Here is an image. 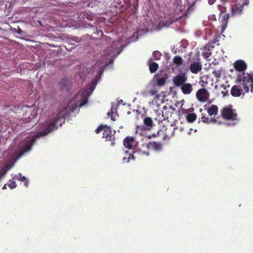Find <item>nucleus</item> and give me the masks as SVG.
I'll return each instance as SVG.
<instances>
[{
	"instance_id": "obj_1",
	"label": "nucleus",
	"mask_w": 253,
	"mask_h": 253,
	"mask_svg": "<svg viewBox=\"0 0 253 253\" xmlns=\"http://www.w3.org/2000/svg\"><path fill=\"white\" fill-rule=\"evenodd\" d=\"M65 119V117L60 112L57 113L55 116L46 120L45 123V128L44 130L36 133L28 140V144L19 154V157H20L22 156L25 153L28 152L30 150L37 138L46 135L51 131L56 129L58 126H61L64 123Z\"/></svg>"
},
{
	"instance_id": "obj_2",
	"label": "nucleus",
	"mask_w": 253,
	"mask_h": 253,
	"mask_svg": "<svg viewBox=\"0 0 253 253\" xmlns=\"http://www.w3.org/2000/svg\"><path fill=\"white\" fill-rule=\"evenodd\" d=\"M234 67L238 72L236 83L241 84L247 93L249 92L251 87V91L253 93V77L252 75L245 72L247 68L246 63L242 60H238L234 63Z\"/></svg>"
},
{
	"instance_id": "obj_3",
	"label": "nucleus",
	"mask_w": 253,
	"mask_h": 253,
	"mask_svg": "<svg viewBox=\"0 0 253 253\" xmlns=\"http://www.w3.org/2000/svg\"><path fill=\"white\" fill-rule=\"evenodd\" d=\"M103 131V138L106 139V141H110L111 146H114L116 144L115 132L113 133L112 129L107 125H100L95 130L96 133H99Z\"/></svg>"
},
{
	"instance_id": "obj_4",
	"label": "nucleus",
	"mask_w": 253,
	"mask_h": 253,
	"mask_svg": "<svg viewBox=\"0 0 253 253\" xmlns=\"http://www.w3.org/2000/svg\"><path fill=\"white\" fill-rule=\"evenodd\" d=\"M222 117L227 120L236 121L238 120V115L235 109L232 108V106L223 108L221 111Z\"/></svg>"
},
{
	"instance_id": "obj_5",
	"label": "nucleus",
	"mask_w": 253,
	"mask_h": 253,
	"mask_svg": "<svg viewBox=\"0 0 253 253\" xmlns=\"http://www.w3.org/2000/svg\"><path fill=\"white\" fill-rule=\"evenodd\" d=\"M248 0H240L232 5L231 7V14L232 16H239L243 12L244 6L248 4Z\"/></svg>"
},
{
	"instance_id": "obj_6",
	"label": "nucleus",
	"mask_w": 253,
	"mask_h": 253,
	"mask_svg": "<svg viewBox=\"0 0 253 253\" xmlns=\"http://www.w3.org/2000/svg\"><path fill=\"white\" fill-rule=\"evenodd\" d=\"M94 85H92L90 88L86 89L83 91L82 93V101L79 105H76L72 107L71 111L74 112L76 111L78 108L81 107L87 103L88 97L91 94L92 91L94 89Z\"/></svg>"
},
{
	"instance_id": "obj_7",
	"label": "nucleus",
	"mask_w": 253,
	"mask_h": 253,
	"mask_svg": "<svg viewBox=\"0 0 253 253\" xmlns=\"http://www.w3.org/2000/svg\"><path fill=\"white\" fill-rule=\"evenodd\" d=\"M210 96V92L205 88L199 89L196 93L197 100L201 102H205L207 101Z\"/></svg>"
},
{
	"instance_id": "obj_8",
	"label": "nucleus",
	"mask_w": 253,
	"mask_h": 253,
	"mask_svg": "<svg viewBox=\"0 0 253 253\" xmlns=\"http://www.w3.org/2000/svg\"><path fill=\"white\" fill-rule=\"evenodd\" d=\"M187 80V76L185 73L181 74L173 77V84L176 87H181Z\"/></svg>"
},
{
	"instance_id": "obj_9",
	"label": "nucleus",
	"mask_w": 253,
	"mask_h": 253,
	"mask_svg": "<svg viewBox=\"0 0 253 253\" xmlns=\"http://www.w3.org/2000/svg\"><path fill=\"white\" fill-rule=\"evenodd\" d=\"M202 69V63L200 61L194 62L190 65L189 69L193 74H196Z\"/></svg>"
},
{
	"instance_id": "obj_10",
	"label": "nucleus",
	"mask_w": 253,
	"mask_h": 253,
	"mask_svg": "<svg viewBox=\"0 0 253 253\" xmlns=\"http://www.w3.org/2000/svg\"><path fill=\"white\" fill-rule=\"evenodd\" d=\"M147 147L149 149H153L155 151H159L163 149V144L161 142L150 141L147 144Z\"/></svg>"
},
{
	"instance_id": "obj_11",
	"label": "nucleus",
	"mask_w": 253,
	"mask_h": 253,
	"mask_svg": "<svg viewBox=\"0 0 253 253\" xmlns=\"http://www.w3.org/2000/svg\"><path fill=\"white\" fill-rule=\"evenodd\" d=\"M231 94L233 97H239L243 94L244 95V93H243V90L237 85H233L231 89Z\"/></svg>"
},
{
	"instance_id": "obj_12",
	"label": "nucleus",
	"mask_w": 253,
	"mask_h": 253,
	"mask_svg": "<svg viewBox=\"0 0 253 253\" xmlns=\"http://www.w3.org/2000/svg\"><path fill=\"white\" fill-rule=\"evenodd\" d=\"M134 142V138L133 137L127 136L124 139L123 144L126 148L128 149H131Z\"/></svg>"
},
{
	"instance_id": "obj_13",
	"label": "nucleus",
	"mask_w": 253,
	"mask_h": 253,
	"mask_svg": "<svg viewBox=\"0 0 253 253\" xmlns=\"http://www.w3.org/2000/svg\"><path fill=\"white\" fill-rule=\"evenodd\" d=\"M182 92L184 94H190L193 91V87L190 83L186 82L180 87Z\"/></svg>"
},
{
	"instance_id": "obj_14",
	"label": "nucleus",
	"mask_w": 253,
	"mask_h": 253,
	"mask_svg": "<svg viewBox=\"0 0 253 253\" xmlns=\"http://www.w3.org/2000/svg\"><path fill=\"white\" fill-rule=\"evenodd\" d=\"M143 123L146 126V129L150 130L154 126L152 119L150 117H146L143 120Z\"/></svg>"
},
{
	"instance_id": "obj_15",
	"label": "nucleus",
	"mask_w": 253,
	"mask_h": 253,
	"mask_svg": "<svg viewBox=\"0 0 253 253\" xmlns=\"http://www.w3.org/2000/svg\"><path fill=\"white\" fill-rule=\"evenodd\" d=\"M125 155V156L123 158L124 163H128L130 160H134V157L132 153L126 151Z\"/></svg>"
},
{
	"instance_id": "obj_16",
	"label": "nucleus",
	"mask_w": 253,
	"mask_h": 253,
	"mask_svg": "<svg viewBox=\"0 0 253 253\" xmlns=\"http://www.w3.org/2000/svg\"><path fill=\"white\" fill-rule=\"evenodd\" d=\"M229 17V14H227L225 15L222 18V23L221 25V31L223 32L225 29L227 27V23H228V20Z\"/></svg>"
},
{
	"instance_id": "obj_17",
	"label": "nucleus",
	"mask_w": 253,
	"mask_h": 253,
	"mask_svg": "<svg viewBox=\"0 0 253 253\" xmlns=\"http://www.w3.org/2000/svg\"><path fill=\"white\" fill-rule=\"evenodd\" d=\"M175 129V127L172 125H170L169 127H167L165 132L166 136L168 137L173 136Z\"/></svg>"
},
{
	"instance_id": "obj_18",
	"label": "nucleus",
	"mask_w": 253,
	"mask_h": 253,
	"mask_svg": "<svg viewBox=\"0 0 253 253\" xmlns=\"http://www.w3.org/2000/svg\"><path fill=\"white\" fill-rule=\"evenodd\" d=\"M218 107L216 105H212L208 110V113L211 116L216 115L218 113Z\"/></svg>"
},
{
	"instance_id": "obj_19",
	"label": "nucleus",
	"mask_w": 253,
	"mask_h": 253,
	"mask_svg": "<svg viewBox=\"0 0 253 253\" xmlns=\"http://www.w3.org/2000/svg\"><path fill=\"white\" fill-rule=\"evenodd\" d=\"M172 62L176 67H178L183 64V60L181 57L176 56L173 58Z\"/></svg>"
},
{
	"instance_id": "obj_20",
	"label": "nucleus",
	"mask_w": 253,
	"mask_h": 253,
	"mask_svg": "<svg viewBox=\"0 0 253 253\" xmlns=\"http://www.w3.org/2000/svg\"><path fill=\"white\" fill-rule=\"evenodd\" d=\"M14 179L18 180L19 181H23L24 182L25 185L27 187L28 186V180L23 175H21V174L19 173L17 175H16Z\"/></svg>"
},
{
	"instance_id": "obj_21",
	"label": "nucleus",
	"mask_w": 253,
	"mask_h": 253,
	"mask_svg": "<svg viewBox=\"0 0 253 253\" xmlns=\"http://www.w3.org/2000/svg\"><path fill=\"white\" fill-rule=\"evenodd\" d=\"M148 93L150 96H154V98L156 100L158 99L160 96V94H158V90L156 89H153L148 91Z\"/></svg>"
},
{
	"instance_id": "obj_22",
	"label": "nucleus",
	"mask_w": 253,
	"mask_h": 253,
	"mask_svg": "<svg viewBox=\"0 0 253 253\" xmlns=\"http://www.w3.org/2000/svg\"><path fill=\"white\" fill-rule=\"evenodd\" d=\"M159 65L156 62H152L149 65V70L150 73H155L158 69Z\"/></svg>"
},
{
	"instance_id": "obj_23",
	"label": "nucleus",
	"mask_w": 253,
	"mask_h": 253,
	"mask_svg": "<svg viewBox=\"0 0 253 253\" xmlns=\"http://www.w3.org/2000/svg\"><path fill=\"white\" fill-rule=\"evenodd\" d=\"M196 119V115L194 113L189 114L187 115L186 120L189 123H193Z\"/></svg>"
},
{
	"instance_id": "obj_24",
	"label": "nucleus",
	"mask_w": 253,
	"mask_h": 253,
	"mask_svg": "<svg viewBox=\"0 0 253 253\" xmlns=\"http://www.w3.org/2000/svg\"><path fill=\"white\" fill-rule=\"evenodd\" d=\"M116 111V109L115 107H112L110 110L108 111L107 114L109 117H110L112 121H115V112Z\"/></svg>"
},
{
	"instance_id": "obj_25",
	"label": "nucleus",
	"mask_w": 253,
	"mask_h": 253,
	"mask_svg": "<svg viewBox=\"0 0 253 253\" xmlns=\"http://www.w3.org/2000/svg\"><path fill=\"white\" fill-rule=\"evenodd\" d=\"M156 83L158 85L162 86L166 83V79L162 78H159L156 79Z\"/></svg>"
},
{
	"instance_id": "obj_26",
	"label": "nucleus",
	"mask_w": 253,
	"mask_h": 253,
	"mask_svg": "<svg viewBox=\"0 0 253 253\" xmlns=\"http://www.w3.org/2000/svg\"><path fill=\"white\" fill-rule=\"evenodd\" d=\"M153 56L156 60H159L160 59L161 57L162 56V54L159 51H154L153 52Z\"/></svg>"
},
{
	"instance_id": "obj_27",
	"label": "nucleus",
	"mask_w": 253,
	"mask_h": 253,
	"mask_svg": "<svg viewBox=\"0 0 253 253\" xmlns=\"http://www.w3.org/2000/svg\"><path fill=\"white\" fill-rule=\"evenodd\" d=\"M170 24H171V22H170V23H169L167 22H165L164 21H162V22H160L159 24H158L157 28L160 29L162 27H167L169 26Z\"/></svg>"
},
{
	"instance_id": "obj_28",
	"label": "nucleus",
	"mask_w": 253,
	"mask_h": 253,
	"mask_svg": "<svg viewBox=\"0 0 253 253\" xmlns=\"http://www.w3.org/2000/svg\"><path fill=\"white\" fill-rule=\"evenodd\" d=\"M8 185L11 189H13L16 187V183L14 181H9V183Z\"/></svg>"
},
{
	"instance_id": "obj_29",
	"label": "nucleus",
	"mask_w": 253,
	"mask_h": 253,
	"mask_svg": "<svg viewBox=\"0 0 253 253\" xmlns=\"http://www.w3.org/2000/svg\"><path fill=\"white\" fill-rule=\"evenodd\" d=\"M212 74L214 76L217 78H219L220 76V72L219 71L214 70L212 72Z\"/></svg>"
},
{
	"instance_id": "obj_30",
	"label": "nucleus",
	"mask_w": 253,
	"mask_h": 253,
	"mask_svg": "<svg viewBox=\"0 0 253 253\" xmlns=\"http://www.w3.org/2000/svg\"><path fill=\"white\" fill-rule=\"evenodd\" d=\"M199 84H200V85L202 87V88H205V87L208 84V82L206 81L201 80L199 82Z\"/></svg>"
},
{
	"instance_id": "obj_31",
	"label": "nucleus",
	"mask_w": 253,
	"mask_h": 253,
	"mask_svg": "<svg viewBox=\"0 0 253 253\" xmlns=\"http://www.w3.org/2000/svg\"><path fill=\"white\" fill-rule=\"evenodd\" d=\"M202 119L203 122H204V123H208L209 122V118L206 117L205 116H203Z\"/></svg>"
},
{
	"instance_id": "obj_32",
	"label": "nucleus",
	"mask_w": 253,
	"mask_h": 253,
	"mask_svg": "<svg viewBox=\"0 0 253 253\" xmlns=\"http://www.w3.org/2000/svg\"><path fill=\"white\" fill-rule=\"evenodd\" d=\"M22 30L20 29V28H18V31H17V33L18 34H21L22 33Z\"/></svg>"
},
{
	"instance_id": "obj_33",
	"label": "nucleus",
	"mask_w": 253,
	"mask_h": 253,
	"mask_svg": "<svg viewBox=\"0 0 253 253\" xmlns=\"http://www.w3.org/2000/svg\"><path fill=\"white\" fill-rule=\"evenodd\" d=\"M221 12L223 13L225 11V8L223 7L222 9H221Z\"/></svg>"
},
{
	"instance_id": "obj_34",
	"label": "nucleus",
	"mask_w": 253,
	"mask_h": 253,
	"mask_svg": "<svg viewBox=\"0 0 253 253\" xmlns=\"http://www.w3.org/2000/svg\"><path fill=\"white\" fill-rule=\"evenodd\" d=\"M221 1L223 3H225L227 1V0H221Z\"/></svg>"
},
{
	"instance_id": "obj_35",
	"label": "nucleus",
	"mask_w": 253,
	"mask_h": 253,
	"mask_svg": "<svg viewBox=\"0 0 253 253\" xmlns=\"http://www.w3.org/2000/svg\"><path fill=\"white\" fill-rule=\"evenodd\" d=\"M104 53H105V55H106V54H107V53H106V51H105V52Z\"/></svg>"
},
{
	"instance_id": "obj_36",
	"label": "nucleus",
	"mask_w": 253,
	"mask_h": 253,
	"mask_svg": "<svg viewBox=\"0 0 253 253\" xmlns=\"http://www.w3.org/2000/svg\"><path fill=\"white\" fill-rule=\"evenodd\" d=\"M4 188H5V185L4 186V187H3V189Z\"/></svg>"
}]
</instances>
